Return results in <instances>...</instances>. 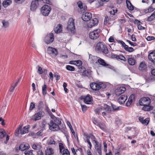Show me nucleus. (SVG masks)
I'll return each instance as SVG.
<instances>
[{
    "mask_svg": "<svg viewBox=\"0 0 155 155\" xmlns=\"http://www.w3.org/2000/svg\"><path fill=\"white\" fill-rule=\"evenodd\" d=\"M35 104L33 102H32L30 104V108L29 109L30 110H32L33 108H35Z\"/></svg>",
    "mask_w": 155,
    "mask_h": 155,
    "instance_id": "obj_56",
    "label": "nucleus"
},
{
    "mask_svg": "<svg viewBox=\"0 0 155 155\" xmlns=\"http://www.w3.org/2000/svg\"><path fill=\"white\" fill-rule=\"evenodd\" d=\"M59 150L60 152L61 153L62 151V150L64 149V147L63 145V144L61 143H59Z\"/></svg>",
    "mask_w": 155,
    "mask_h": 155,
    "instance_id": "obj_54",
    "label": "nucleus"
},
{
    "mask_svg": "<svg viewBox=\"0 0 155 155\" xmlns=\"http://www.w3.org/2000/svg\"><path fill=\"white\" fill-rule=\"evenodd\" d=\"M128 62L130 65H134L135 63L134 59L132 58H128Z\"/></svg>",
    "mask_w": 155,
    "mask_h": 155,
    "instance_id": "obj_36",
    "label": "nucleus"
},
{
    "mask_svg": "<svg viewBox=\"0 0 155 155\" xmlns=\"http://www.w3.org/2000/svg\"><path fill=\"white\" fill-rule=\"evenodd\" d=\"M3 27L5 28H6L8 27L9 23L8 21L6 20H3L2 22Z\"/></svg>",
    "mask_w": 155,
    "mask_h": 155,
    "instance_id": "obj_39",
    "label": "nucleus"
},
{
    "mask_svg": "<svg viewBox=\"0 0 155 155\" xmlns=\"http://www.w3.org/2000/svg\"><path fill=\"white\" fill-rule=\"evenodd\" d=\"M86 142L88 143L89 145V148L90 149V150H91V149L92 146V144H91V142L90 141L89 137V138L88 137H87V140H86V141H85V142Z\"/></svg>",
    "mask_w": 155,
    "mask_h": 155,
    "instance_id": "obj_50",
    "label": "nucleus"
},
{
    "mask_svg": "<svg viewBox=\"0 0 155 155\" xmlns=\"http://www.w3.org/2000/svg\"><path fill=\"white\" fill-rule=\"evenodd\" d=\"M108 41L110 42H115V40L113 36H111L109 38Z\"/></svg>",
    "mask_w": 155,
    "mask_h": 155,
    "instance_id": "obj_52",
    "label": "nucleus"
},
{
    "mask_svg": "<svg viewBox=\"0 0 155 155\" xmlns=\"http://www.w3.org/2000/svg\"><path fill=\"white\" fill-rule=\"evenodd\" d=\"M91 88L94 90H98L101 88H104L106 85L102 82L97 83L92 82L90 84Z\"/></svg>",
    "mask_w": 155,
    "mask_h": 155,
    "instance_id": "obj_4",
    "label": "nucleus"
},
{
    "mask_svg": "<svg viewBox=\"0 0 155 155\" xmlns=\"http://www.w3.org/2000/svg\"><path fill=\"white\" fill-rule=\"evenodd\" d=\"M82 62L81 60H77L75 61V65L80 66L82 65Z\"/></svg>",
    "mask_w": 155,
    "mask_h": 155,
    "instance_id": "obj_46",
    "label": "nucleus"
},
{
    "mask_svg": "<svg viewBox=\"0 0 155 155\" xmlns=\"http://www.w3.org/2000/svg\"><path fill=\"white\" fill-rule=\"evenodd\" d=\"M97 62H98L100 64L105 67H107L108 64L105 62L104 61L100 58L98 59Z\"/></svg>",
    "mask_w": 155,
    "mask_h": 155,
    "instance_id": "obj_33",
    "label": "nucleus"
},
{
    "mask_svg": "<svg viewBox=\"0 0 155 155\" xmlns=\"http://www.w3.org/2000/svg\"><path fill=\"white\" fill-rule=\"evenodd\" d=\"M111 105H112V107L113 108L114 110H118L119 109V107H117L115 105L112 104Z\"/></svg>",
    "mask_w": 155,
    "mask_h": 155,
    "instance_id": "obj_57",
    "label": "nucleus"
},
{
    "mask_svg": "<svg viewBox=\"0 0 155 155\" xmlns=\"http://www.w3.org/2000/svg\"><path fill=\"white\" fill-rule=\"evenodd\" d=\"M93 142H94L95 143V148L96 152L99 154V155H102L101 146L98 142L96 140L93 139H95V138L94 136L92 137Z\"/></svg>",
    "mask_w": 155,
    "mask_h": 155,
    "instance_id": "obj_7",
    "label": "nucleus"
},
{
    "mask_svg": "<svg viewBox=\"0 0 155 155\" xmlns=\"http://www.w3.org/2000/svg\"><path fill=\"white\" fill-rule=\"evenodd\" d=\"M146 65L145 63L144 62H142L140 65V68L141 70L145 69L146 68Z\"/></svg>",
    "mask_w": 155,
    "mask_h": 155,
    "instance_id": "obj_38",
    "label": "nucleus"
},
{
    "mask_svg": "<svg viewBox=\"0 0 155 155\" xmlns=\"http://www.w3.org/2000/svg\"><path fill=\"white\" fill-rule=\"evenodd\" d=\"M92 18L91 14L90 12H86L82 15V18L84 21H88Z\"/></svg>",
    "mask_w": 155,
    "mask_h": 155,
    "instance_id": "obj_13",
    "label": "nucleus"
},
{
    "mask_svg": "<svg viewBox=\"0 0 155 155\" xmlns=\"http://www.w3.org/2000/svg\"><path fill=\"white\" fill-rule=\"evenodd\" d=\"M47 86L46 84H45L42 87V92L43 95H45L46 94Z\"/></svg>",
    "mask_w": 155,
    "mask_h": 155,
    "instance_id": "obj_41",
    "label": "nucleus"
},
{
    "mask_svg": "<svg viewBox=\"0 0 155 155\" xmlns=\"http://www.w3.org/2000/svg\"><path fill=\"white\" fill-rule=\"evenodd\" d=\"M117 10L113 9L112 11L110 12V14L114 15L117 12Z\"/></svg>",
    "mask_w": 155,
    "mask_h": 155,
    "instance_id": "obj_61",
    "label": "nucleus"
},
{
    "mask_svg": "<svg viewBox=\"0 0 155 155\" xmlns=\"http://www.w3.org/2000/svg\"><path fill=\"white\" fill-rule=\"evenodd\" d=\"M125 50L129 52H131L134 51V49L132 47H128L127 46V47H125L124 48Z\"/></svg>",
    "mask_w": 155,
    "mask_h": 155,
    "instance_id": "obj_47",
    "label": "nucleus"
},
{
    "mask_svg": "<svg viewBox=\"0 0 155 155\" xmlns=\"http://www.w3.org/2000/svg\"><path fill=\"white\" fill-rule=\"evenodd\" d=\"M33 151V150H31L28 151H25V155H33L32 153Z\"/></svg>",
    "mask_w": 155,
    "mask_h": 155,
    "instance_id": "obj_51",
    "label": "nucleus"
},
{
    "mask_svg": "<svg viewBox=\"0 0 155 155\" xmlns=\"http://www.w3.org/2000/svg\"><path fill=\"white\" fill-rule=\"evenodd\" d=\"M98 22V20L96 18L93 19L91 20L90 22L87 24V26L90 28H91L93 27L96 25Z\"/></svg>",
    "mask_w": 155,
    "mask_h": 155,
    "instance_id": "obj_15",
    "label": "nucleus"
},
{
    "mask_svg": "<svg viewBox=\"0 0 155 155\" xmlns=\"http://www.w3.org/2000/svg\"><path fill=\"white\" fill-rule=\"evenodd\" d=\"M45 153L46 155H52L54 154V150L51 147H48L45 151Z\"/></svg>",
    "mask_w": 155,
    "mask_h": 155,
    "instance_id": "obj_26",
    "label": "nucleus"
},
{
    "mask_svg": "<svg viewBox=\"0 0 155 155\" xmlns=\"http://www.w3.org/2000/svg\"><path fill=\"white\" fill-rule=\"evenodd\" d=\"M51 10V8L49 5H45L41 8V12L42 15L45 16H47Z\"/></svg>",
    "mask_w": 155,
    "mask_h": 155,
    "instance_id": "obj_5",
    "label": "nucleus"
},
{
    "mask_svg": "<svg viewBox=\"0 0 155 155\" xmlns=\"http://www.w3.org/2000/svg\"><path fill=\"white\" fill-rule=\"evenodd\" d=\"M127 41L131 46H135L136 45L135 43H133L128 40H127Z\"/></svg>",
    "mask_w": 155,
    "mask_h": 155,
    "instance_id": "obj_62",
    "label": "nucleus"
},
{
    "mask_svg": "<svg viewBox=\"0 0 155 155\" xmlns=\"http://www.w3.org/2000/svg\"><path fill=\"white\" fill-rule=\"evenodd\" d=\"M126 91V88L124 87H118L115 90V93L117 95H120L124 93Z\"/></svg>",
    "mask_w": 155,
    "mask_h": 155,
    "instance_id": "obj_14",
    "label": "nucleus"
},
{
    "mask_svg": "<svg viewBox=\"0 0 155 155\" xmlns=\"http://www.w3.org/2000/svg\"><path fill=\"white\" fill-rule=\"evenodd\" d=\"M66 68L67 70L71 71H74L75 70L74 68L70 65H67L66 67Z\"/></svg>",
    "mask_w": 155,
    "mask_h": 155,
    "instance_id": "obj_44",
    "label": "nucleus"
},
{
    "mask_svg": "<svg viewBox=\"0 0 155 155\" xmlns=\"http://www.w3.org/2000/svg\"><path fill=\"white\" fill-rule=\"evenodd\" d=\"M127 97L126 95H121L118 99V101L120 104H123L127 100Z\"/></svg>",
    "mask_w": 155,
    "mask_h": 155,
    "instance_id": "obj_19",
    "label": "nucleus"
},
{
    "mask_svg": "<svg viewBox=\"0 0 155 155\" xmlns=\"http://www.w3.org/2000/svg\"><path fill=\"white\" fill-rule=\"evenodd\" d=\"M146 39L148 41H151L155 39V38L153 36H149L146 38Z\"/></svg>",
    "mask_w": 155,
    "mask_h": 155,
    "instance_id": "obj_48",
    "label": "nucleus"
},
{
    "mask_svg": "<svg viewBox=\"0 0 155 155\" xmlns=\"http://www.w3.org/2000/svg\"><path fill=\"white\" fill-rule=\"evenodd\" d=\"M137 27L139 30H142L144 29V27L142 26L140 24L137 25Z\"/></svg>",
    "mask_w": 155,
    "mask_h": 155,
    "instance_id": "obj_60",
    "label": "nucleus"
},
{
    "mask_svg": "<svg viewBox=\"0 0 155 155\" xmlns=\"http://www.w3.org/2000/svg\"><path fill=\"white\" fill-rule=\"evenodd\" d=\"M119 43L120 44L123 46L124 48L125 47H127V45H126L124 42L121 41H118Z\"/></svg>",
    "mask_w": 155,
    "mask_h": 155,
    "instance_id": "obj_53",
    "label": "nucleus"
},
{
    "mask_svg": "<svg viewBox=\"0 0 155 155\" xmlns=\"http://www.w3.org/2000/svg\"><path fill=\"white\" fill-rule=\"evenodd\" d=\"M97 57L93 56L91 54H89V61L92 64L94 63H97Z\"/></svg>",
    "mask_w": 155,
    "mask_h": 155,
    "instance_id": "obj_17",
    "label": "nucleus"
},
{
    "mask_svg": "<svg viewBox=\"0 0 155 155\" xmlns=\"http://www.w3.org/2000/svg\"><path fill=\"white\" fill-rule=\"evenodd\" d=\"M112 21L110 18L108 17H105L104 21V24L106 25H110L112 23Z\"/></svg>",
    "mask_w": 155,
    "mask_h": 155,
    "instance_id": "obj_28",
    "label": "nucleus"
},
{
    "mask_svg": "<svg viewBox=\"0 0 155 155\" xmlns=\"http://www.w3.org/2000/svg\"><path fill=\"white\" fill-rule=\"evenodd\" d=\"M155 18V12L152 13L150 16L148 17L147 20L149 21H151Z\"/></svg>",
    "mask_w": 155,
    "mask_h": 155,
    "instance_id": "obj_37",
    "label": "nucleus"
},
{
    "mask_svg": "<svg viewBox=\"0 0 155 155\" xmlns=\"http://www.w3.org/2000/svg\"><path fill=\"white\" fill-rule=\"evenodd\" d=\"M22 127V126L21 125H20L18 127L17 130L15 131V134L16 135L17 134V135L19 134V131L20 129V128H21Z\"/></svg>",
    "mask_w": 155,
    "mask_h": 155,
    "instance_id": "obj_55",
    "label": "nucleus"
},
{
    "mask_svg": "<svg viewBox=\"0 0 155 155\" xmlns=\"http://www.w3.org/2000/svg\"><path fill=\"white\" fill-rule=\"evenodd\" d=\"M81 108L82 111L84 112H85L87 110V107L85 105H81Z\"/></svg>",
    "mask_w": 155,
    "mask_h": 155,
    "instance_id": "obj_58",
    "label": "nucleus"
},
{
    "mask_svg": "<svg viewBox=\"0 0 155 155\" xmlns=\"http://www.w3.org/2000/svg\"><path fill=\"white\" fill-rule=\"evenodd\" d=\"M12 3V1L10 0H6L3 2V5L5 7H6Z\"/></svg>",
    "mask_w": 155,
    "mask_h": 155,
    "instance_id": "obj_34",
    "label": "nucleus"
},
{
    "mask_svg": "<svg viewBox=\"0 0 155 155\" xmlns=\"http://www.w3.org/2000/svg\"><path fill=\"white\" fill-rule=\"evenodd\" d=\"M96 50L99 52H102L104 54H106L108 53V50L106 46L102 43L98 42L95 47Z\"/></svg>",
    "mask_w": 155,
    "mask_h": 155,
    "instance_id": "obj_3",
    "label": "nucleus"
},
{
    "mask_svg": "<svg viewBox=\"0 0 155 155\" xmlns=\"http://www.w3.org/2000/svg\"><path fill=\"white\" fill-rule=\"evenodd\" d=\"M54 31L56 33H60L62 31V25L58 24L54 28Z\"/></svg>",
    "mask_w": 155,
    "mask_h": 155,
    "instance_id": "obj_29",
    "label": "nucleus"
},
{
    "mask_svg": "<svg viewBox=\"0 0 155 155\" xmlns=\"http://www.w3.org/2000/svg\"><path fill=\"white\" fill-rule=\"evenodd\" d=\"M54 39V35L52 33H50L45 37V41L47 44H50L53 42Z\"/></svg>",
    "mask_w": 155,
    "mask_h": 155,
    "instance_id": "obj_10",
    "label": "nucleus"
},
{
    "mask_svg": "<svg viewBox=\"0 0 155 155\" xmlns=\"http://www.w3.org/2000/svg\"><path fill=\"white\" fill-rule=\"evenodd\" d=\"M93 123L94 124L97 126H98L99 124V123L97 121V120L95 119H94L93 120Z\"/></svg>",
    "mask_w": 155,
    "mask_h": 155,
    "instance_id": "obj_64",
    "label": "nucleus"
},
{
    "mask_svg": "<svg viewBox=\"0 0 155 155\" xmlns=\"http://www.w3.org/2000/svg\"><path fill=\"white\" fill-rule=\"evenodd\" d=\"M6 134L5 130L3 129H0V139H2L5 136Z\"/></svg>",
    "mask_w": 155,
    "mask_h": 155,
    "instance_id": "obj_35",
    "label": "nucleus"
},
{
    "mask_svg": "<svg viewBox=\"0 0 155 155\" xmlns=\"http://www.w3.org/2000/svg\"><path fill=\"white\" fill-rule=\"evenodd\" d=\"M62 155H70L69 152L67 149H64L62 151Z\"/></svg>",
    "mask_w": 155,
    "mask_h": 155,
    "instance_id": "obj_45",
    "label": "nucleus"
},
{
    "mask_svg": "<svg viewBox=\"0 0 155 155\" xmlns=\"http://www.w3.org/2000/svg\"><path fill=\"white\" fill-rule=\"evenodd\" d=\"M49 129L53 131H57L59 130L60 127L58 124H56L53 121H51L48 124Z\"/></svg>",
    "mask_w": 155,
    "mask_h": 155,
    "instance_id": "obj_9",
    "label": "nucleus"
},
{
    "mask_svg": "<svg viewBox=\"0 0 155 155\" xmlns=\"http://www.w3.org/2000/svg\"><path fill=\"white\" fill-rule=\"evenodd\" d=\"M47 143L49 144H55V141H54V139L50 137L48 140Z\"/></svg>",
    "mask_w": 155,
    "mask_h": 155,
    "instance_id": "obj_42",
    "label": "nucleus"
},
{
    "mask_svg": "<svg viewBox=\"0 0 155 155\" xmlns=\"http://www.w3.org/2000/svg\"><path fill=\"white\" fill-rule=\"evenodd\" d=\"M45 115V113L42 111H40L35 113L31 117V119L34 121L39 120Z\"/></svg>",
    "mask_w": 155,
    "mask_h": 155,
    "instance_id": "obj_6",
    "label": "nucleus"
},
{
    "mask_svg": "<svg viewBox=\"0 0 155 155\" xmlns=\"http://www.w3.org/2000/svg\"><path fill=\"white\" fill-rule=\"evenodd\" d=\"M38 69V72L40 74H41L43 73L46 75L47 74V70L46 69H43L42 68L40 67L39 66H38L37 67Z\"/></svg>",
    "mask_w": 155,
    "mask_h": 155,
    "instance_id": "obj_24",
    "label": "nucleus"
},
{
    "mask_svg": "<svg viewBox=\"0 0 155 155\" xmlns=\"http://www.w3.org/2000/svg\"><path fill=\"white\" fill-rule=\"evenodd\" d=\"M111 111V109L110 107L106 104H104L103 106L101 107L97 108L95 110V112L96 114H99L101 112L102 115L104 117H105V116L110 113Z\"/></svg>",
    "mask_w": 155,
    "mask_h": 155,
    "instance_id": "obj_1",
    "label": "nucleus"
},
{
    "mask_svg": "<svg viewBox=\"0 0 155 155\" xmlns=\"http://www.w3.org/2000/svg\"><path fill=\"white\" fill-rule=\"evenodd\" d=\"M143 121L142 124L145 125H147L149 123V119L148 118H147L145 119H143Z\"/></svg>",
    "mask_w": 155,
    "mask_h": 155,
    "instance_id": "obj_49",
    "label": "nucleus"
},
{
    "mask_svg": "<svg viewBox=\"0 0 155 155\" xmlns=\"http://www.w3.org/2000/svg\"><path fill=\"white\" fill-rule=\"evenodd\" d=\"M47 51L49 54H53L55 55L57 54V50L52 47H48L47 48Z\"/></svg>",
    "mask_w": 155,
    "mask_h": 155,
    "instance_id": "obj_21",
    "label": "nucleus"
},
{
    "mask_svg": "<svg viewBox=\"0 0 155 155\" xmlns=\"http://www.w3.org/2000/svg\"><path fill=\"white\" fill-rule=\"evenodd\" d=\"M43 130H41L37 133V135L38 136H41L42 135V132Z\"/></svg>",
    "mask_w": 155,
    "mask_h": 155,
    "instance_id": "obj_59",
    "label": "nucleus"
},
{
    "mask_svg": "<svg viewBox=\"0 0 155 155\" xmlns=\"http://www.w3.org/2000/svg\"><path fill=\"white\" fill-rule=\"evenodd\" d=\"M143 109L145 111H149L152 109L151 107L149 105H144Z\"/></svg>",
    "mask_w": 155,
    "mask_h": 155,
    "instance_id": "obj_40",
    "label": "nucleus"
},
{
    "mask_svg": "<svg viewBox=\"0 0 155 155\" xmlns=\"http://www.w3.org/2000/svg\"><path fill=\"white\" fill-rule=\"evenodd\" d=\"M100 32V30L99 29L90 32L89 33V37L91 39H96L99 37Z\"/></svg>",
    "mask_w": 155,
    "mask_h": 155,
    "instance_id": "obj_8",
    "label": "nucleus"
},
{
    "mask_svg": "<svg viewBox=\"0 0 155 155\" xmlns=\"http://www.w3.org/2000/svg\"><path fill=\"white\" fill-rule=\"evenodd\" d=\"M29 127V125H27L24 127L20 130L21 134H23L28 133V129Z\"/></svg>",
    "mask_w": 155,
    "mask_h": 155,
    "instance_id": "obj_27",
    "label": "nucleus"
},
{
    "mask_svg": "<svg viewBox=\"0 0 155 155\" xmlns=\"http://www.w3.org/2000/svg\"><path fill=\"white\" fill-rule=\"evenodd\" d=\"M67 29L69 33L74 34V33L75 22L73 18H71L69 19L67 23Z\"/></svg>",
    "mask_w": 155,
    "mask_h": 155,
    "instance_id": "obj_2",
    "label": "nucleus"
},
{
    "mask_svg": "<svg viewBox=\"0 0 155 155\" xmlns=\"http://www.w3.org/2000/svg\"><path fill=\"white\" fill-rule=\"evenodd\" d=\"M84 102L87 104H92L93 102V99L91 96L87 95L83 98Z\"/></svg>",
    "mask_w": 155,
    "mask_h": 155,
    "instance_id": "obj_12",
    "label": "nucleus"
},
{
    "mask_svg": "<svg viewBox=\"0 0 155 155\" xmlns=\"http://www.w3.org/2000/svg\"><path fill=\"white\" fill-rule=\"evenodd\" d=\"M30 147L28 144H21L19 147L20 150L21 151H24L26 149H28Z\"/></svg>",
    "mask_w": 155,
    "mask_h": 155,
    "instance_id": "obj_31",
    "label": "nucleus"
},
{
    "mask_svg": "<svg viewBox=\"0 0 155 155\" xmlns=\"http://www.w3.org/2000/svg\"><path fill=\"white\" fill-rule=\"evenodd\" d=\"M135 97L134 94H131L128 100L126 102V106H129L132 103V102L134 101Z\"/></svg>",
    "mask_w": 155,
    "mask_h": 155,
    "instance_id": "obj_22",
    "label": "nucleus"
},
{
    "mask_svg": "<svg viewBox=\"0 0 155 155\" xmlns=\"http://www.w3.org/2000/svg\"><path fill=\"white\" fill-rule=\"evenodd\" d=\"M131 38L133 41H136V39L135 38V35H131Z\"/></svg>",
    "mask_w": 155,
    "mask_h": 155,
    "instance_id": "obj_63",
    "label": "nucleus"
},
{
    "mask_svg": "<svg viewBox=\"0 0 155 155\" xmlns=\"http://www.w3.org/2000/svg\"><path fill=\"white\" fill-rule=\"evenodd\" d=\"M150 102V100L148 97L142 98L139 101V104L141 106L149 105Z\"/></svg>",
    "mask_w": 155,
    "mask_h": 155,
    "instance_id": "obj_11",
    "label": "nucleus"
},
{
    "mask_svg": "<svg viewBox=\"0 0 155 155\" xmlns=\"http://www.w3.org/2000/svg\"><path fill=\"white\" fill-rule=\"evenodd\" d=\"M77 4L78 7L82 11H84L87 9V7L86 5L83 3L81 1L78 2Z\"/></svg>",
    "mask_w": 155,
    "mask_h": 155,
    "instance_id": "obj_20",
    "label": "nucleus"
},
{
    "mask_svg": "<svg viewBox=\"0 0 155 155\" xmlns=\"http://www.w3.org/2000/svg\"><path fill=\"white\" fill-rule=\"evenodd\" d=\"M38 6V3L36 1H33L31 3V10L34 11L35 10Z\"/></svg>",
    "mask_w": 155,
    "mask_h": 155,
    "instance_id": "obj_18",
    "label": "nucleus"
},
{
    "mask_svg": "<svg viewBox=\"0 0 155 155\" xmlns=\"http://www.w3.org/2000/svg\"><path fill=\"white\" fill-rule=\"evenodd\" d=\"M148 57L150 60L155 62V50L149 54Z\"/></svg>",
    "mask_w": 155,
    "mask_h": 155,
    "instance_id": "obj_23",
    "label": "nucleus"
},
{
    "mask_svg": "<svg viewBox=\"0 0 155 155\" xmlns=\"http://www.w3.org/2000/svg\"><path fill=\"white\" fill-rule=\"evenodd\" d=\"M126 3L127 7L129 10L132 11L134 9V6L129 1L127 0Z\"/></svg>",
    "mask_w": 155,
    "mask_h": 155,
    "instance_id": "obj_32",
    "label": "nucleus"
},
{
    "mask_svg": "<svg viewBox=\"0 0 155 155\" xmlns=\"http://www.w3.org/2000/svg\"><path fill=\"white\" fill-rule=\"evenodd\" d=\"M111 57L114 59L116 58L117 60L123 61H126V60L125 58L122 55H117L115 54H112Z\"/></svg>",
    "mask_w": 155,
    "mask_h": 155,
    "instance_id": "obj_16",
    "label": "nucleus"
},
{
    "mask_svg": "<svg viewBox=\"0 0 155 155\" xmlns=\"http://www.w3.org/2000/svg\"><path fill=\"white\" fill-rule=\"evenodd\" d=\"M41 143H35L32 145V147L33 149L35 150H40L41 148Z\"/></svg>",
    "mask_w": 155,
    "mask_h": 155,
    "instance_id": "obj_25",
    "label": "nucleus"
},
{
    "mask_svg": "<svg viewBox=\"0 0 155 155\" xmlns=\"http://www.w3.org/2000/svg\"><path fill=\"white\" fill-rule=\"evenodd\" d=\"M154 9L152 6L149 7L148 8L144 9L141 10V12H142L143 13H146L149 12H153Z\"/></svg>",
    "mask_w": 155,
    "mask_h": 155,
    "instance_id": "obj_30",
    "label": "nucleus"
},
{
    "mask_svg": "<svg viewBox=\"0 0 155 155\" xmlns=\"http://www.w3.org/2000/svg\"><path fill=\"white\" fill-rule=\"evenodd\" d=\"M98 126L103 130L105 131L106 130V126L105 124L102 123H99Z\"/></svg>",
    "mask_w": 155,
    "mask_h": 155,
    "instance_id": "obj_43",
    "label": "nucleus"
}]
</instances>
